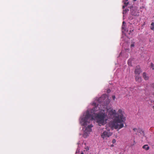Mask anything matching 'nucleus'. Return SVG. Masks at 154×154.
Listing matches in <instances>:
<instances>
[{"label":"nucleus","mask_w":154,"mask_h":154,"mask_svg":"<svg viewBox=\"0 0 154 154\" xmlns=\"http://www.w3.org/2000/svg\"><path fill=\"white\" fill-rule=\"evenodd\" d=\"M83 153L82 152V154H83Z\"/></svg>","instance_id":"nucleus-27"},{"label":"nucleus","mask_w":154,"mask_h":154,"mask_svg":"<svg viewBox=\"0 0 154 154\" xmlns=\"http://www.w3.org/2000/svg\"><path fill=\"white\" fill-rule=\"evenodd\" d=\"M151 87L154 89V83H152L151 84Z\"/></svg>","instance_id":"nucleus-16"},{"label":"nucleus","mask_w":154,"mask_h":154,"mask_svg":"<svg viewBox=\"0 0 154 154\" xmlns=\"http://www.w3.org/2000/svg\"><path fill=\"white\" fill-rule=\"evenodd\" d=\"M133 130L134 131H137L138 133H140V134H142V133H143V131L140 128L137 129L136 128H134L133 129Z\"/></svg>","instance_id":"nucleus-8"},{"label":"nucleus","mask_w":154,"mask_h":154,"mask_svg":"<svg viewBox=\"0 0 154 154\" xmlns=\"http://www.w3.org/2000/svg\"><path fill=\"white\" fill-rule=\"evenodd\" d=\"M151 67L152 70L154 69V64L152 63H151Z\"/></svg>","instance_id":"nucleus-13"},{"label":"nucleus","mask_w":154,"mask_h":154,"mask_svg":"<svg viewBox=\"0 0 154 154\" xmlns=\"http://www.w3.org/2000/svg\"><path fill=\"white\" fill-rule=\"evenodd\" d=\"M128 0H123V2L124 3L125 5H123L122 6V8L123 9H124L125 7L127 6V5H128V2H127V1H128Z\"/></svg>","instance_id":"nucleus-10"},{"label":"nucleus","mask_w":154,"mask_h":154,"mask_svg":"<svg viewBox=\"0 0 154 154\" xmlns=\"http://www.w3.org/2000/svg\"><path fill=\"white\" fill-rule=\"evenodd\" d=\"M128 63L129 66H130L131 65V61L130 60H128Z\"/></svg>","instance_id":"nucleus-14"},{"label":"nucleus","mask_w":154,"mask_h":154,"mask_svg":"<svg viewBox=\"0 0 154 154\" xmlns=\"http://www.w3.org/2000/svg\"><path fill=\"white\" fill-rule=\"evenodd\" d=\"M112 134L109 131H104L101 134V137L104 139L106 137H108L111 136Z\"/></svg>","instance_id":"nucleus-4"},{"label":"nucleus","mask_w":154,"mask_h":154,"mask_svg":"<svg viewBox=\"0 0 154 154\" xmlns=\"http://www.w3.org/2000/svg\"><path fill=\"white\" fill-rule=\"evenodd\" d=\"M134 1H136L137 0H133Z\"/></svg>","instance_id":"nucleus-24"},{"label":"nucleus","mask_w":154,"mask_h":154,"mask_svg":"<svg viewBox=\"0 0 154 154\" xmlns=\"http://www.w3.org/2000/svg\"><path fill=\"white\" fill-rule=\"evenodd\" d=\"M142 71L140 69V67L139 66H137L135 68L134 71V73L136 75H139Z\"/></svg>","instance_id":"nucleus-6"},{"label":"nucleus","mask_w":154,"mask_h":154,"mask_svg":"<svg viewBox=\"0 0 154 154\" xmlns=\"http://www.w3.org/2000/svg\"><path fill=\"white\" fill-rule=\"evenodd\" d=\"M130 11L131 14L134 16H137L139 15L138 11L136 7H131Z\"/></svg>","instance_id":"nucleus-3"},{"label":"nucleus","mask_w":154,"mask_h":154,"mask_svg":"<svg viewBox=\"0 0 154 154\" xmlns=\"http://www.w3.org/2000/svg\"><path fill=\"white\" fill-rule=\"evenodd\" d=\"M124 23H125V22H124V21H123V24H124Z\"/></svg>","instance_id":"nucleus-23"},{"label":"nucleus","mask_w":154,"mask_h":154,"mask_svg":"<svg viewBox=\"0 0 154 154\" xmlns=\"http://www.w3.org/2000/svg\"><path fill=\"white\" fill-rule=\"evenodd\" d=\"M112 98L113 100H114L115 99V98H116L115 96V95H113L112 96Z\"/></svg>","instance_id":"nucleus-18"},{"label":"nucleus","mask_w":154,"mask_h":154,"mask_svg":"<svg viewBox=\"0 0 154 154\" xmlns=\"http://www.w3.org/2000/svg\"><path fill=\"white\" fill-rule=\"evenodd\" d=\"M93 127L92 125H88V126L87 127L85 131V134H88V133L91 131V128Z\"/></svg>","instance_id":"nucleus-5"},{"label":"nucleus","mask_w":154,"mask_h":154,"mask_svg":"<svg viewBox=\"0 0 154 154\" xmlns=\"http://www.w3.org/2000/svg\"><path fill=\"white\" fill-rule=\"evenodd\" d=\"M143 148L147 150L149 149V147L148 145H145L143 146Z\"/></svg>","instance_id":"nucleus-11"},{"label":"nucleus","mask_w":154,"mask_h":154,"mask_svg":"<svg viewBox=\"0 0 154 154\" xmlns=\"http://www.w3.org/2000/svg\"><path fill=\"white\" fill-rule=\"evenodd\" d=\"M123 14H124V11L123 12Z\"/></svg>","instance_id":"nucleus-26"},{"label":"nucleus","mask_w":154,"mask_h":154,"mask_svg":"<svg viewBox=\"0 0 154 154\" xmlns=\"http://www.w3.org/2000/svg\"><path fill=\"white\" fill-rule=\"evenodd\" d=\"M150 102H151V103H154V101L152 100H150Z\"/></svg>","instance_id":"nucleus-21"},{"label":"nucleus","mask_w":154,"mask_h":154,"mask_svg":"<svg viewBox=\"0 0 154 154\" xmlns=\"http://www.w3.org/2000/svg\"><path fill=\"white\" fill-rule=\"evenodd\" d=\"M153 96H154V93L153 94Z\"/></svg>","instance_id":"nucleus-25"},{"label":"nucleus","mask_w":154,"mask_h":154,"mask_svg":"<svg viewBox=\"0 0 154 154\" xmlns=\"http://www.w3.org/2000/svg\"><path fill=\"white\" fill-rule=\"evenodd\" d=\"M114 146V145L113 144H112L111 145V147L113 146Z\"/></svg>","instance_id":"nucleus-22"},{"label":"nucleus","mask_w":154,"mask_h":154,"mask_svg":"<svg viewBox=\"0 0 154 154\" xmlns=\"http://www.w3.org/2000/svg\"><path fill=\"white\" fill-rule=\"evenodd\" d=\"M150 29L151 30H153L154 29V23L152 22L150 26Z\"/></svg>","instance_id":"nucleus-12"},{"label":"nucleus","mask_w":154,"mask_h":154,"mask_svg":"<svg viewBox=\"0 0 154 154\" xmlns=\"http://www.w3.org/2000/svg\"><path fill=\"white\" fill-rule=\"evenodd\" d=\"M143 77L146 80H148L149 79V77L147 75L146 73L145 72L143 73Z\"/></svg>","instance_id":"nucleus-9"},{"label":"nucleus","mask_w":154,"mask_h":154,"mask_svg":"<svg viewBox=\"0 0 154 154\" xmlns=\"http://www.w3.org/2000/svg\"><path fill=\"white\" fill-rule=\"evenodd\" d=\"M134 44H131V47H134Z\"/></svg>","instance_id":"nucleus-19"},{"label":"nucleus","mask_w":154,"mask_h":154,"mask_svg":"<svg viewBox=\"0 0 154 154\" xmlns=\"http://www.w3.org/2000/svg\"><path fill=\"white\" fill-rule=\"evenodd\" d=\"M124 113V111L121 109H119L117 113L113 109L109 111V117L112 118H114L113 120L110 123V126L112 128L120 129L124 127L126 120Z\"/></svg>","instance_id":"nucleus-2"},{"label":"nucleus","mask_w":154,"mask_h":154,"mask_svg":"<svg viewBox=\"0 0 154 154\" xmlns=\"http://www.w3.org/2000/svg\"><path fill=\"white\" fill-rule=\"evenodd\" d=\"M111 91L110 89H108L107 90V92L108 93H109Z\"/></svg>","instance_id":"nucleus-17"},{"label":"nucleus","mask_w":154,"mask_h":154,"mask_svg":"<svg viewBox=\"0 0 154 154\" xmlns=\"http://www.w3.org/2000/svg\"><path fill=\"white\" fill-rule=\"evenodd\" d=\"M116 142V140L115 139H113V140H112V143H114Z\"/></svg>","instance_id":"nucleus-15"},{"label":"nucleus","mask_w":154,"mask_h":154,"mask_svg":"<svg viewBox=\"0 0 154 154\" xmlns=\"http://www.w3.org/2000/svg\"><path fill=\"white\" fill-rule=\"evenodd\" d=\"M135 132V134H137L138 133V132H137V131H134Z\"/></svg>","instance_id":"nucleus-20"},{"label":"nucleus","mask_w":154,"mask_h":154,"mask_svg":"<svg viewBox=\"0 0 154 154\" xmlns=\"http://www.w3.org/2000/svg\"><path fill=\"white\" fill-rule=\"evenodd\" d=\"M109 103L108 96L106 94L97 99L92 103L94 108L86 111L85 117L81 118L80 123L85 126L90 123V120L96 119L99 126L104 125L107 120V114L105 111H107Z\"/></svg>","instance_id":"nucleus-1"},{"label":"nucleus","mask_w":154,"mask_h":154,"mask_svg":"<svg viewBox=\"0 0 154 154\" xmlns=\"http://www.w3.org/2000/svg\"><path fill=\"white\" fill-rule=\"evenodd\" d=\"M139 75H136L135 76V79L136 82L140 83L142 82V79Z\"/></svg>","instance_id":"nucleus-7"}]
</instances>
